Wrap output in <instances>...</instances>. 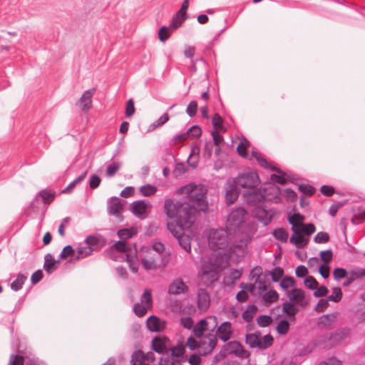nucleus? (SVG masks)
<instances>
[{
  "label": "nucleus",
  "mask_w": 365,
  "mask_h": 365,
  "mask_svg": "<svg viewBox=\"0 0 365 365\" xmlns=\"http://www.w3.org/2000/svg\"><path fill=\"white\" fill-rule=\"evenodd\" d=\"M178 192L186 196L177 202L171 198L166 199L164 211L168 217L178 219L185 228L190 229L195 221L197 214L207 210V189L202 184L189 183L181 187Z\"/></svg>",
  "instance_id": "nucleus-1"
},
{
  "label": "nucleus",
  "mask_w": 365,
  "mask_h": 365,
  "mask_svg": "<svg viewBox=\"0 0 365 365\" xmlns=\"http://www.w3.org/2000/svg\"><path fill=\"white\" fill-rule=\"evenodd\" d=\"M267 187L263 188L255 187L252 189L245 190L242 193L244 201L250 205H255L260 202L262 200L267 198V190L268 188L276 190V194L279 192V187L274 183H269L266 185Z\"/></svg>",
  "instance_id": "nucleus-2"
},
{
  "label": "nucleus",
  "mask_w": 365,
  "mask_h": 365,
  "mask_svg": "<svg viewBox=\"0 0 365 365\" xmlns=\"http://www.w3.org/2000/svg\"><path fill=\"white\" fill-rule=\"evenodd\" d=\"M207 239L210 247L214 250H225L230 244L228 233L223 229L210 230Z\"/></svg>",
  "instance_id": "nucleus-3"
},
{
  "label": "nucleus",
  "mask_w": 365,
  "mask_h": 365,
  "mask_svg": "<svg viewBox=\"0 0 365 365\" xmlns=\"http://www.w3.org/2000/svg\"><path fill=\"white\" fill-rule=\"evenodd\" d=\"M239 187L252 189L259 184V175L256 172L247 171L240 173L233 181Z\"/></svg>",
  "instance_id": "nucleus-4"
},
{
  "label": "nucleus",
  "mask_w": 365,
  "mask_h": 365,
  "mask_svg": "<svg viewBox=\"0 0 365 365\" xmlns=\"http://www.w3.org/2000/svg\"><path fill=\"white\" fill-rule=\"evenodd\" d=\"M247 214V210L242 207L234 208L228 215L226 222L227 228L235 231L244 222Z\"/></svg>",
  "instance_id": "nucleus-5"
},
{
  "label": "nucleus",
  "mask_w": 365,
  "mask_h": 365,
  "mask_svg": "<svg viewBox=\"0 0 365 365\" xmlns=\"http://www.w3.org/2000/svg\"><path fill=\"white\" fill-rule=\"evenodd\" d=\"M250 241L251 237L247 233L242 237L238 238L237 241L229 247V255H236L237 257L242 256L245 254L247 245Z\"/></svg>",
  "instance_id": "nucleus-6"
},
{
  "label": "nucleus",
  "mask_w": 365,
  "mask_h": 365,
  "mask_svg": "<svg viewBox=\"0 0 365 365\" xmlns=\"http://www.w3.org/2000/svg\"><path fill=\"white\" fill-rule=\"evenodd\" d=\"M213 257H208L202 262V274L207 276L211 282H214L217 279L218 265L215 264Z\"/></svg>",
  "instance_id": "nucleus-7"
},
{
  "label": "nucleus",
  "mask_w": 365,
  "mask_h": 365,
  "mask_svg": "<svg viewBox=\"0 0 365 365\" xmlns=\"http://www.w3.org/2000/svg\"><path fill=\"white\" fill-rule=\"evenodd\" d=\"M123 210L121 200L117 197H111L107 201V212L109 215L115 216L119 222L123 220L120 212Z\"/></svg>",
  "instance_id": "nucleus-8"
},
{
  "label": "nucleus",
  "mask_w": 365,
  "mask_h": 365,
  "mask_svg": "<svg viewBox=\"0 0 365 365\" xmlns=\"http://www.w3.org/2000/svg\"><path fill=\"white\" fill-rule=\"evenodd\" d=\"M225 348L230 354H235L240 358L247 359L250 356V353L238 341L227 342L225 345Z\"/></svg>",
  "instance_id": "nucleus-9"
},
{
  "label": "nucleus",
  "mask_w": 365,
  "mask_h": 365,
  "mask_svg": "<svg viewBox=\"0 0 365 365\" xmlns=\"http://www.w3.org/2000/svg\"><path fill=\"white\" fill-rule=\"evenodd\" d=\"M170 339L167 336H158L153 339L151 343L152 349L158 354H167Z\"/></svg>",
  "instance_id": "nucleus-10"
},
{
  "label": "nucleus",
  "mask_w": 365,
  "mask_h": 365,
  "mask_svg": "<svg viewBox=\"0 0 365 365\" xmlns=\"http://www.w3.org/2000/svg\"><path fill=\"white\" fill-rule=\"evenodd\" d=\"M237 187H239L234 182H232L228 181L225 183V200L227 205H230L237 199L239 196V191L237 190Z\"/></svg>",
  "instance_id": "nucleus-11"
},
{
  "label": "nucleus",
  "mask_w": 365,
  "mask_h": 365,
  "mask_svg": "<svg viewBox=\"0 0 365 365\" xmlns=\"http://www.w3.org/2000/svg\"><path fill=\"white\" fill-rule=\"evenodd\" d=\"M233 331L230 322H222L216 330V335L223 342H227L232 336Z\"/></svg>",
  "instance_id": "nucleus-12"
},
{
  "label": "nucleus",
  "mask_w": 365,
  "mask_h": 365,
  "mask_svg": "<svg viewBox=\"0 0 365 365\" xmlns=\"http://www.w3.org/2000/svg\"><path fill=\"white\" fill-rule=\"evenodd\" d=\"M188 292V287L181 278L173 280L168 287V292L170 295H179L186 294Z\"/></svg>",
  "instance_id": "nucleus-13"
},
{
  "label": "nucleus",
  "mask_w": 365,
  "mask_h": 365,
  "mask_svg": "<svg viewBox=\"0 0 365 365\" xmlns=\"http://www.w3.org/2000/svg\"><path fill=\"white\" fill-rule=\"evenodd\" d=\"M293 235L289 239V242L296 245L298 248H303L307 246L309 242V238L305 237L302 232L296 227H292Z\"/></svg>",
  "instance_id": "nucleus-14"
},
{
  "label": "nucleus",
  "mask_w": 365,
  "mask_h": 365,
  "mask_svg": "<svg viewBox=\"0 0 365 365\" xmlns=\"http://www.w3.org/2000/svg\"><path fill=\"white\" fill-rule=\"evenodd\" d=\"M146 326L148 329L150 331L160 332L165 328V322L154 315H152L148 318Z\"/></svg>",
  "instance_id": "nucleus-15"
},
{
  "label": "nucleus",
  "mask_w": 365,
  "mask_h": 365,
  "mask_svg": "<svg viewBox=\"0 0 365 365\" xmlns=\"http://www.w3.org/2000/svg\"><path fill=\"white\" fill-rule=\"evenodd\" d=\"M197 307L200 311H205L210 307V297L208 292L204 288L197 291Z\"/></svg>",
  "instance_id": "nucleus-16"
},
{
  "label": "nucleus",
  "mask_w": 365,
  "mask_h": 365,
  "mask_svg": "<svg viewBox=\"0 0 365 365\" xmlns=\"http://www.w3.org/2000/svg\"><path fill=\"white\" fill-rule=\"evenodd\" d=\"M96 90L94 88L88 89L84 91L79 100V106L81 109L86 112L92 106V96L94 95Z\"/></svg>",
  "instance_id": "nucleus-17"
},
{
  "label": "nucleus",
  "mask_w": 365,
  "mask_h": 365,
  "mask_svg": "<svg viewBox=\"0 0 365 365\" xmlns=\"http://www.w3.org/2000/svg\"><path fill=\"white\" fill-rule=\"evenodd\" d=\"M146 209L147 204L145 200H137L130 204L132 213L138 218L144 217Z\"/></svg>",
  "instance_id": "nucleus-18"
},
{
  "label": "nucleus",
  "mask_w": 365,
  "mask_h": 365,
  "mask_svg": "<svg viewBox=\"0 0 365 365\" xmlns=\"http://www.w3.org/2000/svg\"><path fill=\"white\" fill-rule=\"evenodd\" d=\"M60 264V259H54L51 254L48 253L44 256L43 269L48 274L53 273Z\"/></svg>",
  "instance_id": "nucleus-19"
},
{
  "label": "nucleus",
  "mask_w": 365,
  "mask_h": 365,
  "mask_svg": "<svg viewBox=\"0 0 365 365\" xmlns=\"http://www.w3.org/2000/svg\"><path fill=\"white\" fill-rule=\"evenodd\" d=\"M365 277V268H356L351 269L349 274L346 275V280L343 282L344 287L351 285L356 279Z\"/></svg>",
  "instance_id": "nucleus-20"
},
{
  "label": "nucleus",
  "mask_w": 365,
  "mask_h": 365,
  "mask_svg": "<svg viewBox=\"0 0 365 365\" xmlns=\"http://www.w3.org/2000/svg\"><path fill=\"white\" fill-rule=\"evenodd\" d=\"M208 336H211V338L209 339L208 344L206 346H205V343H202V347H200V350L199 351L200 353L204 356L211 354L214 349L215 348L217 343V339L215 336L207 334L206 337Z\"/></svg>",
  "instance_id": "nucleus-21"
},
{
  "label": "nucleus",
  "mask_w": 365,
  "mask_h": 365,
  "mask_svg": "<svg viewBox=\"0 0 365 365\" xmlns=\"http://www.w3.org/2000/svg\"><path fill=\"white\" fill-rule=\"evenodd\" d=\"M260 336L261 332L259 331H256L255 333L247 334L245 343L249 345L250 348H259V344H261Z\"/></svg>",
  "instance_id": "nucleus-22"
},
{
  "label": "nucleus",
  "mask_w": 365,
  "mask_h": 365,
  "mask_svg": "<svg viewBox=\"0 0 365 365\" xmlns=\"http://www.w3.org/2000/svg\"><path fill=\"white\" fill-rule=\"evenodd\" d=\"M168 230L172 233V235L175 237L179 234L182 233L184 230H188L189 228H185L184 225L175 219V222H169L167 223Z\"/></svg>",
  "instance_id": "nucleus-23"
},
{
  "label": "nucleus",
  "mask_w": 365,
  "mask_h": 365,
  "mask_svg": "<svg viewBox=\"0 0 365 365\" xmlns=\"http://www.w3.org/2000/svg\"><path fill=\"white\" fill-rule=\"evenodd\" d=\"M282 312L287 314L290 320L295 319V315L299 310L291 302H286L282 304Z\"/></svg>",
  "instance_id": "nucleus-24"
},
{
  "label": "nucleus",
  "mask_w": 365,
  "mask_h": 365,
  "mask_svg": "<svg viewBox=\"0 0 365 365\" xmlns=\"http://www.w3.org/2000/svg\"><path fill=\"white\" fill-rule=\"evenodd\" d=\"M287 294L289 302H293L296 304L301 303L304 299V292L302 289H293L290 292H288Z\"/></svg>",
  "instance_id": "nucleus-25"
},
{
  "label": "nucleus",
  "mask_w": 365,
  "mask_h": 365,
  "mask_svg": "<svg viewBox=\"0 0 365 365\" xmlns=\"http://www.w3.org/2000/svg\"><path fill=\"white\" fill-rule=\"evenodd\" d=\"M180 246L185 250L186 252H191L190 238L187 235H185L183 232L175 237Z\"/></svg>",
  "instance_id": "nucleus-26"
},
{
  "label": "nucleus",
  "mask_w": 365,
  "mask_h": 365,
  "mask_svg": "<svg viewBox=\"0 0 365 365\" xmlns=\"http://www.w3.org/2000/svg\"><path fill=\"white\" fill-rule=\"evenodd\" d=\"M207 324V321L205 319L199 320L193 329V333L195 336L197 338H201L203 336L205 331L206 330Z\"/></svg>",
  "instance_id": "nucleus-27"
},
{
  "label": "nucleus",
  "mask_w": 365,
  "mask_h": 365,
  "mask_svg": "<svg viewBox=\"0 0 365 365\" xmlns=\"http://www.w3.org/2000/svg\"><path fill=\"white\" fill-rule=\"evenodd\" d=\"M27 279V275L19 272L16 279L11 283L10 287L12 290L17 292L22 288L23 284Z\"/></svg>",
  "instance_id": "nucleus-28"
},
{
  "label": "nucleus",
  "mask_w": 365,
  "mask_h": 365,
  "mask_svg": "<svg viewBox=\"0 0 365 365\" xmlns=\"http://www.w3.org/2000/svg\"><path fill=\"white\" fill-rule=\"evenodd\" d=\"M257 311V307L255 304L247 306L246 310L242 313V317L246 322L252 321L254 314Z\"/></svg>",
  "instance_id": "nucleus-29"
},
{
  "label": "nucleus",
  "mask_w": 365,
  "mask_h": 365,
  "mask_svg": "<svg viewBox=\"0 0 365 365\" xmlns=\"http://www.w3.org/2000/svg\"><path fill=\"white\" fill-rule=\"evenodd\" d=\"M250 145V141L246 139L245 138H243L240 143L238 144L237 147V151L238 154L242 157H247V152L246 150L247 148L249 147Z\"/></svg>",
  "instance_id": "nucleus-30"
},
{
  "label": "nucleus",
  "mask_w": 365,
  "mask_h": 365,
  "mask_svg": "<svg viewBox=\"0 0 365 365\" xmlns=\"http://www.w3.org/2000/svg\"><path fill=\"white\" fill-rule=\"evenodd\" d=\"M256 321L259 327L264 328L272 324L273 319L269 315L261 314L257 318Z\"/></svg>",
  "instance_id": "nucleus-31"
},
{
  "label": "nucleus",
  "mask_w": 365,
  "mask_h": 365,
  "mask_svg": "<svg viewBox=\"0 0 365 365\" xmlns=\"http://www.w3.org/2000/svg\"><path fill=\"white\" fill-rule=\"evenodd\" d=\"M304 219L305 217L303 215L297 212L289 217L288 221L289 223L292 225V227L298 228L299 224H302L301 222H303Z\"/></svg>",
  "instance_id": "nucleus-32"
},
{
  "label": "nucleus",
  "mask_w": 365,
  "mask_h": 365,
  "mask_svg": "<svg viewBox=\"0 0 365 365\" xmlns=\"http://www.w3.org/2000/svg\"><path fill=\"white\" fill-rule=\"evenodd\" d=\"M262 299L266 303H273L279 299V294L274 289H270L263 294Z\"/></svg>",
  "instance_id": "nucleus-33"
},
{
  "label": "nucleus",
  "mask_w": 365,
  "mask_h": 365,
  "mask_svg": "<svg viewBox=\"0 0 365 365\" xmlns=\"http://www.w3.org/2000/svg\"><path fill=\"white\" fill-rule=\"evenodd\" d=\"M272 235L277 240H279L282 242H286L287 241L288 233L284 228L275 229L273 231Z\"/></svg>",
  "instance_id": "nucleus-34"
},
{
  "label": "nucleus",
  "mask_w": 365,
  "mask_h": 365,
  "mask_svg": "<svg viewBox=\"0 0 365 365\" xmlns=\"http://www.w3.org/2000/svg\"><path fill=\"white\" fill-rule=\"evenodd\" d=\"M289 329V323L286 319H282L277 325L276 330L280 335H285L288 333Z\"/></svg>",
  "instance_id": "nucleus-35"
},
{
  "label": "nucleus",
  "mask_w": 365,
  "mask_h": 365,
  "mask_svg": "<svg viewBox=\"0 0 365 365\" xmlns=\"http://www.w3.org/2000/svg\"><path fill=\"white\" fill-rule=\"evenodd\" d=\"M141 194L145 197L153 195L157 192V187L155 185L147 184L140 188Z\"/></svg>",
  "instance_id": "nucleus-36"
},
{
  "label": "nucleus",
  "mask_w": 365,
  "mask_h": 365,
  "mask_svg": "<svg viewBox=\"0 0 365 365\" xmlns=\"http://www.w3.org/2000/svg\"><path fill=\"white\" fill-rule=\"evenodd\" d=\"M296 281L292 277L284 276L280 281V287L282 289L287 290L289 287H294Z\"/></svg>",
  "instance_id": "nucleus-37"
},
{
  "label": "nucleus",
  "mask_w": 365,
  "mask_h": 365,
  "mask_svg": "<svg viewBox=\"0 0 365 365\" xmlns=\"http://www.w3.org/2000/svg\"><path fill=\"white\" fill-rule=\"evenodd\" d=\"M335 316L334 314H324L321 316L318 320V324L323 327H329L334 321Z\"/></svg>",
  "instance_id": "nucleus-38"
},
{
  "label": "nucleus",
  "mask_w": 365,
  "mask_h": 365,
  "mask_svg": "<svg viewBox=\"0 0 365 365\" xmlns=\"http://www.w3.org/2000/svg\"><path fill=\"white\" fill-rule=\"evenodd\" d=\"M189 138V132L186 131L182 133H176L173 136L171 139V143L173 145H176L179 143L186 141Z\"/></svg>",
  "instance_id": "nucleus-39"
},
{
  "label": "nucleus",
  "mask_w": 365,
  "mask_h": 365,
  "mask_svg": "<svg viewBox=\"0 0 365 365\" xmlns=\"http://www.w3.org/2000/svg\"><path fill=\"white\" fill-rule=\"evenodd\" d=\"M298 229L308 236L313 234L316 230L315 225L313 223L299 224Z\"/></svg>",
  "instance_id": "nucleus-40"
},
{
  "label": "nucleus",
  "mask_w": 365,
  "mask_h": 365,
  "mask_svg": "<svg viewBox=\"0 0 365 365\" xmlns=\"http://www.w3.org/2000/svg\"><path fill=\"white\" fill-rule=\"evenodd\" d=\"M256 160L258 162L260 166L273 171H276L278 173H281V170L279 168L275 166L269 165L267 160L262 156L259 155L256 157Z\"/></svg>",
  "instance_id": "nucleus-41"
},
{
  "label": "nucleus",
  "mask_w": 365,
  "mask_h": 365,
  "mask_svg": "<svg viewBox=\"0 0 365 365\" xmlns=\"http://www.w3.org/2000/svg\"><path fill=\"white\" fill-rule=\"evenodd\" d=\"M149 307L143 303H136L133 305V312L138 317L144 316Z\"/></svg>",
  "instance_id": "nucleus-42"
},
{
  "label": "nucleus",
  "mask_w": 365,
  "mask_h": 365,
  "mask_svg": "<svg viewBox=\"0 0 365 365\" xmlns=\"http://www.w3.org/2000/svg\"><path fill=\"white\" fill-rule=\"evenodd\" d=\"M170 28L163 26L160 27L158 31V37L160 41L165 42L170 36Z\"/></svg>",
  "instance_id": "nucleus-43"
},
{
  "label": "nucleus",
  "mask_w": 365,
  "mask_h": 365,
  "mask_svg": "<svg viewBox=\"0 0 365 365\" xmlns=\"http://www.w3.org/2000/svg\"><path fill=\"white\" fill-rule=\"evenodd\" d=\"M38 196L42 198L44 204H49L53 200L55 195L46 190H43L38 192Z\"/></svg>",
  "instance_id": "nucleus-44"
},
{
  "label": "nucleus",
  "mask_w": 365,
  "mask_h": 365,
  "mask_svg": "<svg viewBox=\"0 0 365 365\" xmlns=\"http://www.w3.org/2000/svg\"><path fill=\"white\" fill-rule=\"evenodd\" d=\"M269 273L272 277V280L274 282H277L283 277L284 270L282 267H274L272 271H270Z\"/></svg>",
  "instance_id": "nucleus-45"
},
{
  "label": "nucleus",
  "mask_w": 365,
  "mask_h": 365,
  "mask_svg": "<svg viewBox=\"0 0 365 365\" xmlns=\"http://www.w3.org/2000/svg\"><path fill=\"white\" fill-rule=\"evenodd\" d=\"M122 163L120 162H114L106 168L107 177L113 176L115 173L120 168Z\"/></svg>",
  "instance_id": "nucleus-46"
},
{
  "label": "nucleus",
  "mask_w": 365,
  "mask_h": 365,
  "mask_svg": "<svg viewBox=\"0 0 365 365\" xmlns=\"http://www.w3.org/2000/svg\"><path fill=\"white\" fill-rule=\"evenodd\" d=\"M93 250V247L88 246L79 247L77 250L78 255L76 256V259L86 257L91 255Z\"/></svg>",
  "instance_id": "nucleus-47"
},
{
  "label": "nucleus",
  "mask_w": 365,
  "mask_h": 365,
  "mask_svg": "<svg viewBox=\"0 0 365 365\" xmlns=\"http://www.w3.org/2000/svg\"><path fill=\"white\" fill-rule=\"evenodd\" d=\"M342 298V292L339 287L333 289L332 294L328 296L327 299L334 302H339Z\"/></svg>",
  "instance_id": "nucleus-48"
},
{
  "label": "nucleus",
  "mask_w": 365,
  "mask_h": 365,
  "mask_svg": "<svg viewBox=\"0 0 365 365\" xmlns=\"http://www.w3.org/2000/svg\"><path fill=\"white\" fill-rule=\"evenodd\" d=\"M329 235L325 232H318L314 237V242L317 244L327 243L329 241Z\"/></svg>",
  "instance_id": "nucleus-49"
},
{
  "label": "nucleus",
  "mask_w": 365,
  "mask_h": 365,
  "mask_svg": "<svg viewBox=\"0 0 365 365\" xmlns=\"http://www.w3.org/2000/svg\"><path fill=\"white\" fill-rule=\"evenodd\" d=\"M274 341L273 336L268 334L264 336L263 341H261V344L259 346V349H266L269 347H270Z\"/></svg>",
  "instance_id": "nucleus-50"
},
{
  "label": "nucleus",
  "mask_w": 365,
  "mask_h": 365,
  "mask_svg": "<svg viewBox=\"0 0 365 365\" xmlns=\"http://www.w3.org/2000/svg\"><path fill=\"white\" fill-rule=\"evenodd\" d=\"M210 257L214 258V261H215V264H217L218 265V271L226 266L227 262H225L224 257L223 255H221L220 252L217 254L211 255Z\"/></svg>",
  "instance_id": "nucleus-51"
},
{
  "label": "nucleus",
  "mask_w": 365,
  "mask_h": 365,
  "mask_svg": "<svg viewBox=\"0 0 365 365\" xmlns=\"http://www.w3.org/2000/svg\"><path fill=\"white\" fill-rule=\"evenodd\" d=\"M171 355L175 357H180L183 355L185 351V346L182 344H180L173 346L171 349Z\"/></svg>",
  "instance_id": "nucleus-52"
},
{
  "label": "nucleus",
  "mask_w": 365,
  "mask_h": 365,
  "mask_svg": "<svg viewBox=\"0 0 365 365\" xmlns=\"http://www.w3.org/2000/svg\"><path fill=\"white\" fill-rule=\"evenodd\" d=\"M279 174V175L272 174L271 175V180L279 184L285 185L287 182V178L285 173L281 170V173Z\"/></svg>",
  "instance_id": "nucleus-53"
},
{
  "label": "nucleus",
  "mask_w": 365,
  "mask_h": 365,
  "mask_svg": "<svg viewBox=\"0 0 365 365\" xmlns=\"http://www.w3.org/2000/svg\"><path fill=\"white\" fill-rule=\"evenodd\" d=\"M346 269L342 267H336L333 271V276L334 279L339 280L346 277Z\"/></svg>",
  "instance_id": "nucleus-54"
},
{
  "label": "nucleus",
  "mask_w": 365,
  "mask_h": 365,
  "mask_svg": "<svg viewBox=\"0 0 365 365\" xmlns=\"http://www.w3.org/2000/svg\"><path fill=\"white\" fill-rule=\"evenodd\" d=\"M197 110V103L195 101H192L191 102H190L186 108V113L188 115L189 117L192 118L196 115Z\"/></svg>",
  "instance_id": "nucleus-55"
},
{
  "label": "nucleus",
  "mask_w": 365,
  "mask_h": 365,
  "mask_svg": "<svg viewBox=\"0 0 365 365\" xmlns=\"http://www.w3.org/2000/svg\"><path fill=\"white\" fill-rule=\"evenodd\" d=\"M304 285L309 289H314L318 285V282L312 276H307L304 281Z\"/></svg>",
  "instance_id": "nucleus-56"
},
{
  "label": "nucleus",
  "mask_w": 365,
  "mask_h": 365,
  "mask_svg": "<svg viewBox=\"0 0 365 365\" xmlns=\"http://www.w3.org/2000/svg\"><path fill=\"white\" fill-rule=\"evenodd\" d=\"M140 302L150 307L152 304V296L148 289H145L142 294Z\"/></svg>",
  "instance_id": "nucleus-57"
},
{
  "label": "nucleus",
  "mask_w": 365,
  "mask_h": 365,
  "mask_svg": "<svg viewBox=\"0 0 365 365\" xmlns=\"http://www.w3.org/2000/svg\"><path fill=\"white\" fill-rule=\"evenodd\" d=\"M101 182V179L98 175L95 174L92 175L88 182L90 188L92 190L96 189L100 185Z\"/></svg>",
  "instance_id": "nucleus-58"
},
{
  "label": "nucleus",
  "mask_w": 365,
  "mask_h": 365,
  "mask_svg": "<svg viewBox=\"0 0 365 365\" xmlns=\"http://www.w3.org/2000/svg\"><path fill=\"white\" fill-rule=\"evenodd\" d=\"M321 259L325 263L329 264L331 260L333 254L331 250H326L321 251L319 253Z\"/></svg>",
  "instance_id": "nucleus-59"
},
{
  "label": "nucleus",
  "mask_w": 365,
  "mask_h": 365,
  "mask_svg": "<svg viewBox=\"0 0 365 365\" xmlns=\"http://www.w3.org/2000/svg\"><path fill=\"white\" fill-rule=\"evenodd\" d=\"M144 358V353L141 350H137L131 356L130 364L136 365V363Z\"/></svg>",
  "instance_id": "nucleus-60"
},
{
  "label": "nucleus",
  "mask_w": 365,
  "mask_h": 365,
  "mask_svg": "<svg viewBox=\"0 0 365 365\" xmlns=\"http://www.w3.org/2000/svg\"><path fill=\"white\" fill-rule=\"evenodd\" d=\"M187 346L192 351L197 348L200 349V347H202V344L200 345L199 342L192 336H190L188 337L187 340Z\"/></svg>",
  "instance_id": "nucleus-61"
},
{
  "label": "nucleus",
  "mask_w": 365,
  "mask_h": 365,
  "mask_svg": "<svg viewBox=\"0 0 365 365\" xmlns=\"http://www.w3.org/2000/svg\"><path fill=\"white\" fill-rule=\"evenodd\" d=\"M135 110L134 101L132 98H130L126 103L125 108V115L126 117H130L134 114Z\"/></svg>",
  "instance_id": "nucleus-62"
},
{
  "label": "nucleus",
  "mask_w": 365,
  "mask_h": 365,
  "mask_svg": "<svg viewBox=\"0 0 365 365\" xmlns=\"http://www.w3.org/2000/svg\"><path fill=\"white\" fill-rule=\"evenodd\" d=\"M113 247L119 252H127L129 250L128 245L123 240H120L115 242Z\"/></svg>",
  "instance_id": "nucleus-63"
},
{
  "label": "nucleus",
  "mask_w": 365,
  "mask_h": 365,
  "mask_svg": "<svg viewBox=\"0 0 365 365\" xmlns=\"http://www.w3.org/2000/svg\"><path fill=\"white\" fill-rule=\"evenodd\" d=\"M319 273L324 279H327L330 274V267L328 264H321L319 267Z\"/></svg>",
  "instance_id": "nucleus-64"
}]
</instances>
